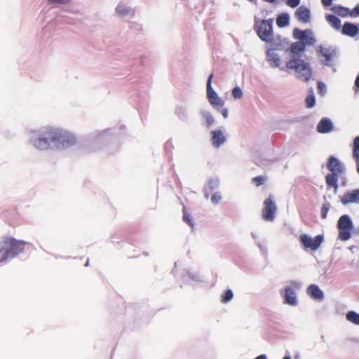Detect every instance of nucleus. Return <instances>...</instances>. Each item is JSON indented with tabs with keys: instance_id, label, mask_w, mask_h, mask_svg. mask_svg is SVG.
Instances as JSON below:
<instances>
[{
	"instance_id": "37",
	"label": "nucleus",
	"mask_w": 359,
	"mask_h": 359,
	"mask_svg": "<svg viewBox=\"0 0 359 359\" xmlns=\"http://www.w3.org/2000/svg\"><path fill=\"white\" fill-rule=\"evenodd\" d=\"M221 199H222L221 196L217 193L214 194L211 197V201L215 204L218 203L221 201Z\"/></svg>"
},
{
	"instance_id": "42",
	"label": "nucleus",
	"mask_w": 359,
	"mask_h": 359,
	"mask_svg": "<svg viewBox=\"0 0 359 359\" xmlns=\"http://www.w3.org/2000/svg\"><path fill=\"white\" fill-rule=\"evenodd\" d=\"M255 359H267L266 355L264 354H262V355H259V356L256 357Z\"/></svg>"
},
{
	"instance_id": "23",
	"label": "nucleus",
	"mask_w": 359,
	"mask_h": 359,
	"mask_svg": "<svg viewBox=\"0 0 359 359\" xmlns=\"http://www.w3.org/2000/svg\"><path fill=\"white\" fill-rule=\"evenodd\" d=\"M326 20L333 28H334L337 30L340 29L341 27V20L336 15L329 14L326 15Z\"/></svg>"
},
{
	"instance_id": "43",
	"label": "nucleus",
	"mask_w": 359,
	"mask_h": 359,
	"mask_svg": "<svg viewBox=\"0 0 359 359\" xmlns=\"http://www.w3.org/2000/svg\"><path fill=\"white\" fill-rule=\"evenodd\" d=\"M355 85L357 88H359V74L358 75V76L355 79Z\"/></svg>"
},
{
	"instance_id": "5",
	"label": "nucleus",
	"mask_w": 359,
	"mask_h": 359,
	"mask_svg": "<svg viewBox=\"0 0 359 359\" xmlns=\"http://www.w3.org/2000/svg\"><path fill=\"white\" fill-rule=\"evenodd\" d=\"M339 229L338 238L341 241H348L351 238V232L353 228V222L347 215L341 216L337 222Z\"/></svg>"
},
{
	"instance_id": "17",
	"label": "nucleus",
	"mask_w": 359,
	"mask_h": 359,
	"mask_svg": "<svg viewBox=\"0 0 359 359\" xmlns=\"http://www.w3.org/2000/svg\"><path fill=\"white\" fill-rule=\"evenodd\" d=\"M285 303L290 305L297 304V298L294 290L291 287H286L285 288Z\"/></svg>"
},
{
	"instance_id": "8",
	"label": "nucleus",
	"mask_w": 359,
	"mask_h": 359,
	"mask_svg": "<svg viewBox=\"0 0 359 359\" xmlns=\"http://www.w3.org/2000/svg\"><path fill=\"white\" fill-rule=\"evenodd\" d=\"M299 240L305 250H311L316 251L322 244L323 241V235H318L314 238L309 236L306 234H301Z\"/></svg>"
},
{
	"instance_id": "39",
	"label": "nucleus",
	"mask_w": 359,
	"mask_h": 359,
	"mask_svg": "<svg viewBox=\"0 0 359 359\" xmlns=\"http://www.w3.org/2000/svg\"><path fill=\"white\" fill-rule=\"evenodd\" d=\"M205 118H206V123H207L208 126H210L215 122L213 117L212 116H210V114H207L205 116Z\"/></svg>"
},
{
	"instance_id": "2",
	"label": "nucleus",
	"mask_w": 359,
	"mask_h": 359,
	"mask_svg": "<svg viewBox=\"0 0 359 359\" xmlns=\"http://www.w3.org/2000/svg\"><path fill=\"white\" fill-rule=\"evenodd\" d=\"M327 168L331 172V173L327 174L325 177L327 185L329 187H332L334 193H337L338 189V178L344 172V166L337 158L330 156Z\"/></svg>"
},
{
	"instance_id": "11",
	"label": "nucleus",
	"mask_w": 359,
	"mask_h": 359,
	"mask_svg": "<svg viewBox=\"0 0 359 359\" xmlns=\"http://www.w3.org/2000/svg\"><path fill=\"white\" fill-rule=\"evenodd\" d=\"M294 16L299 22L307 23L311 18L310 10L304 6H299L295 11Z\"/></svg>"
},
{
	"instance_id": "24",
	"label": "nucleus",
	"mask_w": 359,
	"mask_h": 359,
	"mask_svg": "<svg viewBox=\"0 0 359 359\" xmlns=\"http://www.w3.org/2000/svg\"><path fill=\"white\" fill-rule=\"evenodd\" d=\"M331 11H333L335 14L343 18L347 17L348 15L351 16V11L346 7L335 6L331 8Z\"/></svg>"
},
{
	"instance_id": "21",
	"label": "nucleus",
	"mask_w": 359,
	"mask_h": 359,
	"mask_svg": "<svg viewBox=\"0 0 359 359\" xmlns=\"http://www.w3.org/2000/svg\"><path fill=\"white\" fill-rule=\"evenodd\" d=\"M305 44L300 41L294 42L291 44L290 51L292 54L299 55L305 50Z\"/></svg>"
},
{
	"instance_id": "19",
	"label": "nucleus",
	"mask_w": 359,
	"mask_h": 359,
	"mask_svg": "<svg viewBox=\"0 0 359 359\" xmlns=\"http://www.w3.org/2000/svg\"><path fill=\"white\" fill-rule=\"evenodd\" d=\"M332 129V122L327 119V118H323L319 122L317 130L320 133H326Z\"/></svg>"
},
{
	"instance_id": "27",
	"label": "nucleus",
	"mask_w": 359,
	"mask_h": 359,
	"mask_svg": "<svg viewBox=\"0 0 359 359\" xmlns=\"http://www.w3.org/2000/svg\"><path fill=\"white\" fill-rule=\"evenodd\" d=\"M301 42L304 43L305 44V46L306 44L309 45V46L313 45L316 42V39L313 36V33L312 32H311V34L306 33V34L304 35V40H302Z\"/></svg>"
},
{
	"instance_id": "14",
	"label": "nucleus",
	"mask_w": 359,
	"mask_h": 359,
	"mask_svg": "<svg viewBox=\"0 0 359 359\" xmlns=\"http://www.w3.org/2000/svg\"><path fill=\"white\" fill-rule=\"evenodd\" d=\"M341 32L346 36L354 37L359 34V27L353 23L346 22L342 27Z\"/></svg>"
},
{
	"instance_id": "33",
	"label": "nucleus",
	"mask_w": 359,
	"mask_h": 359,
	"mask_svg": "<svg viewBox=\"0 0 359 359\" xmlns=\"http://www.w3.org/2000/svg\"><path fill=\"white\" fill-rule=\"evenodd\" d=\"M71 0H48V5L68 4Z\"/></svg>"
},
{
	"instance_id": "7",
	"label": "nucleus",
	"mask_w": 359,
	"mask_h": 359,
	"mask_svg": "<svg viewBox=\"0 0 359 359\" xmlns=\"http://www.w3.org/2000/svg\"><path fill=\"white\" fill-rule=\"evenodd\" d=\"M262 211L263 219L269 222L273 221L277 211V206L271 196L264 201Z\"/></svg>"
},
{
	"instance_id": "44",
	"label": "nucleus",
	"mask_w": 359,
	"mask_h": 359,
	"mask_svg": "<svg viewBox=\"0 0 359 359\" xmlns=\"http://www.w3.org/2000/svg\"><path fill=\"white\" fill-rule=\"evenodd\" d=\"M283 359H291L290 356H285Z\"/></svg>"
},
{
	"instance_id": "12",
	"label": "nucleus",
	"mask_w": 359,
	"mask_h": 359,
	"mask_svg": "<svg viewBox=\"0 0 359 359\" xmlns=\"http://www.w3.org/2000/svg\"><path fill=\"white\" fill-rule=\"evenodd\" d=\"M317 51L320 56L325 58L323 64L325 65H330V62L335 53L334 50L330 46L326 47L323 46H320Z\"/></svg>"
},
{
	"instance_id": "28",
	"label": "nucleus",
	"mask_w": 359,
	"mask_h": 359,
	"mask_svg": "<svg viewBox=\"0 0 359 359\" xmlns=\"http://www.w3.org/2000/svg\"><path fill=\"white\" fill-rule=\"evenodd\" d=\"M233 297V292L231 290H226L222 295L221 301L222 303H227L228 302L232 299Z\"/></svg>"
},
{
	"instance_id": "3",
	"label": "nucleus",
	"mask_w": 359,
	"mask_h": 359,
	"mask_svg": "<svg viewBox=\"0 0 359 359\" xmlns=\"http://www.w3.org/2000/svg\"><path fill=\"white\" fill-rule=\"evenodd\" d=\"M288 69H294L297 74V78L307 82L312 76L311 68L309 63L300 58H292L286 63Z\"/></svg>"
},
{
	"instance_id": "41",
	"label": "nucleus",
	"mask_w": 359,
	"mask_h": 359,
	"mask_svg": "<svg viewBox=\"0 0 359 359\" xmlns=\"http://www.w3.org/2000/svg\"><path fill=\"white\" fill-rule=\"evenodd\" d=\"M318 88L319 89V91H321L325 88V85L323 83L319 82L318 84Z\"/></svg>"
},
{
	"instance_id": "22",
	"label": "nucleus",
	"mask_w": 359,
	"mask_h": 359,
	"mask_svg": "<svg viewBox=\"0 0 359 359\" xmlns=\"http://www.w3.org/2000/svg\"><path fill=\"white\" fill-rule=\"evenodd\" d=\"M267 60L270 62L271 65L275 67H278L280 64V60L278 55L271 50H268L267 54Z\"/></svg>"
},
{
	"instance_id": "15",
	"label": "nucleus",
	"mask_w": 359,
	"mask_h": 359,
	"mask_svg": "<svg viewBox=\"0 0 359 359\" xmlns=\"http://www.w3.org/2000/svg\"><path fill=\"white\" fill-rule=\"evenodd\" d=\"M212 144L215 148H219L226 141V137L220 130H212Z\"/></svg>"
},
{
	"instance_id": "26",
	"label": "nucleus",
	"mask_w": 359,
	"mask_h": 359,
	"mask_svg": "<svg viewBox=\"0 0 359 359\" xmlns=\"http://www.w3.org/2000/svg\"><path fill=\"white\" fill-rule=\"evenodd\" d=\"M306 33L311 34V31L310 29H306L303 31L298 28H294L293 30V36L296 39L302 41L304 40V35H306Z\"/></svg>"
},
{
	"instance_id": "20",
	"label": "nucleus",
	"mask_w": 359,
	"mask_h": 359,
	"mask_svg": "<svg viewBox=\"0 0 359 359\" xmlns=\"http://www.w3.org/2000/svg\"><path fill=\"white\" fill-rule=\"evenodd\" d=\"M276 24L279 27H287L290 24V15L287 13H283L278 15Z\"/></svg>"
},
{
	"instance_id": "4",
	"label": "nucleus",
	"mask_w": 359,
	"mask_h": 359,
	"mask_svg": "<svg viewBox=\"0 0 359 359\" xmlns=\"http://www.w3.org/2000/svg\"><path fill=\"white\" fill-rule=\"evenodd\" d=\"M273 22L272 18L261 20L255 19V30L259 37L265 42L271 43L274 40Z\"/></svg>"
},
{
	"instance_id": "18",
	"label": "nucleus",
	"mask_w": 359,
	"mask_h": 359,
	"mask_svg": "<svg viewBox=\"0 0 359 359\" xmlns=\"http://www.w3.org/2000/svg\"><path fill=\"white\" fill-rule=\"evenodd\" d=\"M352 156L355 162L356 170L359 173V135L353 140Z\"/></svg>"
},
{
	"instance_id": "30",
	"label": "nucleus",
	"mask_w": 359,
	"mask_h": 359,
	"mask_svg": "<svg viewBox=\"0 0 359 359\" xmlns=\"http://www.w3.org/2000/svg\"><path fill=\"white\" fill-rule=\"evenodd\" d=\"M330 203H325L322 205L321 207V209H320V215H321V217L322 219H325L327 217V212L329 211V209H330Z\"/></svg>"
},
{
	"instance_id": "31",
	"label": "nucleus",
	"mask_w": 359,
	"mask_h": 359,
	"mask_svg": "<svg viewBox=\"0 0 359 359\" xmlns=\"http://www.w3.org/2000/svg\"><path fill=\"white\" fill-rule=\"evenodd\" d=\"M232 95L235 99H240L243 96V91L241 88L235 87L232 90Z\"/></svg>"
},
{
	"instance_id": "36",
	"label": "nucleus",
	"mask_w": 359,
	"mask_h": 359,
	"mask_svg": "<svg viewBox=\"0 0 359 359\" xmlns=\"http://www.w3.org/2000/svg\"><path fill=\"white\" fill-rule=\"evenodd\" d=\"M300 4V0H286V4L291 8H296Z\"/></svg>"
},
{
	"instance_id": "13",
	"label": "nucleus",
	"mask_w": 359,
	"mask_h": 359,
	"mask_svg": "<svg viewBox=\"0 0 359 359\" xmlns=\"http://www.w3.org/2000/svg\"><path fill=\"white\" fill-rule=\"evenodd\" d=\"M341 201L343 204L357 203L359 201V189L351 191L346 192L342 196Z\"/></svg>"
},
{
	"instance_id": "34",
	"label": "nucleus",
	"mask_w": 359,
	"mask_h": 359,
	"mask_svg": "<svg viewBox=\"0 0 359 359\" xmlns=\"http://www.w3.org/2000/svg\"><path fill=\"white\" fill-rule=\"evenodd\" d=\"M252 182L259 187L264 183L265 178L263 176H257L252 179Z\"/></svg>"
},
{
	"instance_id": "25",
	"label": "nucleus",
	"mask_w": 359,
	"mask_h": 359,
	"mask_svg": "<svg viewBox=\"0 0 359 359\" xmlns=\"http://www.w3.org/2000/svg\"><path fill=\"white\" fill-rule=\"evenodd\" d=\"M346 318L348 321L355 325H359V313L353 311H351L346 313Z\"/></svg>"
},
{
	"instance_id": "16",
	"label": "nucleus",
	"mask_w": 359,
	"mask_h": 359,
	"mask_svg": "<svg viewBox=\"0 0 359 359\" xmlns=\"http://www.w3.org/2000/svg\"><path fill=\"white\" fill-rule=\"evenodd\" d=\"M308 294L314 299L321 300L324 297L323 292L316 285H310L307 288Z\"/></svg>"
},
{
	"instance_id": "38",
	"label": "nucleus",
	"mask_w": 359,
	"mask_h": 359,
	"mask_svg": "<svg viewBox=\"0 0 359 359\" xmlns=\"http://www.w3.org/2000/svg\"><path fill=\"white\" fill-rule=\"evenodd\" d=\"M359 16V4L355 6V7L351 11V17L355 18Z\"/></svg>"
},
{
	"instance_id": "10",
	"label": "nucleus",
	"mask_w": 359,
	"mask_h": 359,
	"mask_svg": "<svg viewBox=\"0 0 359 359\" xmlns=\"http://www.w3.org/2000/svg\"><path fill=\"white\" fill-rule=\"evenodd\" d=\"M213 74H210L207 81V97L212 107H222L224 102L218 96L212 87Z\"/></svg>"
},
{
	"instance_id": "40",
	"label": "nucleus",
	"mask_w": 359,
	"mask_h": 359,
	"mask_svg": "<svg viewBox=\"0 0 359 359\" xmlns=\"http://www.w3.org/2000/svg\"><path fill=\"white\" fill-rule=\"evenodd\" d=\"M222 114L224 118H227L228 116V110L227 109H223L222 110Z\"/></svg>"
},
{
	"instance_id": "6",
	"label": "nucleus",
	"mask_w": 359,
	"mask_h": 359,
	"mask_svg": "<svg viewBox=\"0 0 359 359\" xmlns=\"http://www.w3.org/2000/svg\"><path fill=\"white\" fill-rule=\"evenodd\" d=\"M48 134L53 135L50 137L56 140L57 142L61 143L64 147H70L76 142V139L73 134L61 129L50 130Z\"/></svg>"
},
{
	"instance_id": "35",
	"label": "nucleus",
	"mask_w": 359,
	"mask_h": 359,
	"mask_svg": "<svg viewBox=\"0 0 359 359\" xmlns=\"http://www.w3.org/2000/svg\"><path fill=\"white\" fill-rule=\"evenodd\" d=\"M128 11V9L123 4H119L116 8V12L121 15H126Z\"/></svg>"
},
{
	"instance_id": "1",
	"label": "nucleus",
	"mask_w": 359,
	"mask_h": 359,
	"mask_svg": "<svg viewBox=\"0 0 359 359\" xmlns=\"http://www.w3.org/2000/svg\"><path fill=\"white\" fill-rule=\"evenodd\" d=\"M26 243L12 237H6L0 242V262L15 257L23 252Z\"/></svg>"
},
{
	"instance_id": "32",
	"label": "nucleus",
	"mask_w": 359,
	"mask_h": 359,
	"mask_svg": "<svg viewBox=\"0 0 359 359\" xmlns=\"http://www.w3.org/2000/svg\"><path fill=\"white\" fill-rule=\"evenodd\" d=\"M306 105L308 108H311L315 104V97L313 95H309L306 98Z\"/></svg>"
},
{
	"instance_id": "29",
	"label": "nucleus",
	"mask_w": 359,
	"mask_h": 359,
	"mask_svg": "<svg viewBox=\"0 0 359 359\" xmlns=\"http://www.w3.org/2000/svg\"><path fill=\"white\" fill-rule=\"evenodd\" d=\"M183 221L189 224L191 227H194V224L192 222L191 218L189 212L187 211L186 208H183Z\"/></svg>"
},
{
	"instance_id": "9",
	"label": "nucleus",
	"mask_w": 359,
	"mask_h": 359,
	"mask_svg": "<svg viewBox=\"0 0 359 359\" xmlns=\"http://www.w3.org/2000/svg\"><path fill=\"white\" fill-rule=\"evenodd\" d=\"M50 130H55V128H45L39 137L34 140V146L39 149H46L49 147L50 142H57L56 140H53L50 137L52 135H48Z\"/></svg>"
}]
</instances>
